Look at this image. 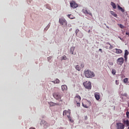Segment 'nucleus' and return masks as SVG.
I'll list each match as a JSON object with an SVG mask.
<instances>
[{
	"label": "nucleus",
	"mask_w": 129,
	"mask_h": 129,
	"mask_svg": "<svg viewBox=\"0 0 129 129\" xmlns=\"http://www.w3.org/2000/svg\"><path fill=\"white\" fill-rule=\"evenodd\" d=\"M53 96L55 99L56 100H58V101H61V102L63 101V99H62V97L63 96V94L62 93L60 92H55L53 94Z\"/></svg>",
	"instance_id": "f257e3e1"
},
{
	"label": "nucleus",
	"mask_w": 129,
	"mask_h": 129,
	"mask_svg": "<svg viewBox=\"0 0 129 129\" xmlns=\"http://www.w3.org/2000/svg\"><path fill=\"white\" fill-rule=\"evenodd\" d=\"M84 73L85 77L87 78H92V77H94L95 76V75L93 72H91L88 70H85Z\"/></svg>",
	"instance_id": "f03ea898"
},
{
	"label": "nucleus",
	"mask_w": 129,
	"mask_h": 129,
	"mask_svg": "<svg viewBox=\"0 0 129 129\" xmlns=\"http://www.w3.org/2000/svg\"><path fill=\"white\" fill-rule=\"evenodd\" d=\"M81 97L79 95H77L75 97V102L77 104V106H80V101Z\"/></svg>",
	"instance_id": "7ed1b4c3"
},
{
	"label": "nucleus",
	"mask_w": 129,
	"mask_h": 129,
	"mask_svg": "<svg viewBox=\"0 0 129 129\" xmlns=\"http://www.w3.org/2000/svg\"><path fill=\"white\" fill-rule=\"evenodd\" d=\"M83 85L86 89H91V83L90 82H85L83 83Z\"/></svg>",
	"instance_id": "20e7f679"
},
{
	"label": "nucleus",
	"mask_w": 129,
	"mask_h": 129,
	"mask_svg": "<svg viewBox=\"0 0 129 129\" xmlns=\"http://www.w3.org/2000/svg\"><path fill=\"white\" fill-rule=\"evenodd\" d=\"M40 125L43 126L44 128H47V127L50 126V124L44 120H41L40 122Z\"/></svg>",
	"instance_id": "39448f33"
},
{
	"label": "nucleus",
	"mask_w": 129,
	"mask_h": 129,
	"mask_svg": "<svg viewBox=\"0 0 129 129\" xmlns=\"http://www.w3.org/2000/svg\"><path fill=\"white\" fill-rule=\"evenodd\" d=\"M59 23L61 25V26H63V25H67V21L65 20L64 18H60L59 20Z\"/></svg>",
	"instance_id": "423d86ee"
},
{
	"label": "nucleus",
	"mask_w": 129,
	"mask_h": 129,
	"mask_svg": "<svg viewBox=\"0 0 129 129\" xmlns=\"http://www.w3.org/2000/svg\"><path fill=\"white\" fill-rule=\"evenodd\" d=\"M125 126L123 123L121 122L116 123V128L117 129H124Z\"/></svg>",
	"instance_id": "0eeeda50"
},
{
	"label": "nucleus",
	"mask_w": 129,
	"mask_h": 129,
	"mask_svg": "<svg viewBox=\"0 0 129 129\" xmlns=\"http://www.w3.org/2000/svg\"><path fill=\"white\" fill-rule=\"evenodd\" d=\"M70 6H71V7L72 8V9H76V8L78 7V4H77L74 1H72L70 3Z\"/></svg>",
	"instance_id": "6e6552de"
},
{
	"label": "nucleus",
	"mask_w": 129,
	"mask_h": 129,
	"mask_svg": "<svg viewBox=\"0 0 129 129\" xmlns=\"http://www.w3.org/2000/svg\"><path fill=\"white\" fill-rule=\"evenodd\" d=\"M124 61V59L123 57H119L117 59V64H118V65H121L122 64H123Z\"/></svg>",
	"instance_id": "1a4fd4ad"
},
{
	"label": "nucleus",
	"mask_w": 129,
	"mask_h": 129,
	"mask_svg": "<svg viewBox=\"0 0 129 129\" xmlns=\"http://www.w3.org/2000/svg\"><path fill=\"white\" fill-rule=\"evenodd\" d=\"M70 113H71V112L70 110H64L63 112V115H67V116H69L70 115Z\"/></svg>",
	"instance_id": "9d476101"
},
{
	"label": "nucleus",
	"mask_w": 129,
	"mask_h": 129,
	"mask_svg": "<svg viewBox=\"0 0 129 129\" xmlns=\"http://www.w3.org/2000/svg\"><path fill=\"white\" fill-rule=\"evenodd\" d=\"M68 87L66 85H63L61 86V90L62 91H67Z\"/></svg>",
	"instance_id": "9b49d317"
},
{
	"label": "nucleus",
	"mask_w": 129,
	"mask_h": 129,
	"mask_svg": "<svg viewBox=\"0 0 129 129\" xmlns=\"http://www.w3.org/2000/svg\"><path fill=\"white\" fill-rule=\"evenodd\" d=\"M94 95L96 100H99L100 99V95H99V93H95Z\"/></svg>",
	"instance_id": "f8f14e48"
},
{
	"label": "nucleus",
	"mask_w": 129,
	"mask_h": 129,
	"mask_svg": "<svg viewBox=\"0 0 129 129\" xmlns=\"http://www.w3.org/2000/svg\"><path fill=\"white\" fill-rule=\"evenodd\" d=\"M48 104H49L50 106H55V105H59V103H54L53 102H49Z\"/></svg>",
	"instance_id": "ddd939ff"
},
{
	"label": "nucleus",
	"mask_w": 129,
	"mask_h": 129,
	"mask_svg": "<svg viewBox=\"0 0 129 129\" xmlns=\"http://www.w3.org/2000/svg\"><path fill=\"white\" fill-rule=\"evenodd\" d=\"M52 82L54 84H59V83H60V80L58 79H56L55 81H52Z\"/></svg>",
	"instance_id": "4468645a"
},
{
	"label": "nucleus",
	"mask_w": 129,
	"mask_h": 129,
	"mask_svg": "<svg viewBox=\"0 0 129 129\" xmlns=\"http://www.w3.org/2000/svg\"><path fill=\"white\" fill-rule=\"evenodd\" d=\"M115 50L117 54H121L122 53V50L121 49L115 48Z\"/></svg>",
	"instance_id": "2eb2a0df"
},
{
	"label": "nucleus",
	"mask_w": 129,
	"mask_h": 129,
	"mask_svg": "<svg viewBox=\"0 0 129 129\" xmlns=\"http://www.w3.org/2000/svg\"><path fill=\"white\" fill-rule=\"evenodd\" d=\"M118 10H119V11H121L122 13H124V10L122 9L119 5H118L117 6Z\"/></svg>",
	"instance_id": "dca6fc26"
},
{
	"label": "nucleus",
	"mask_w": 129,
	"mask_h": 129,
	"mask_svg": "<svg viewBox=\"0 0 129 129\" xmlns=\"http://www.w3.org/2000/svg\"><path fill=\"white\" fill-rule=\"evenodd\" d=\"M78 34L76 35L77 37H78L79 38H83V34L82 33L80 32L79 33H78Z\"/></svg>",
	"instance_id": "f3484780"
},
{
	"label": "nucleus",
	"mask_w": 129,
	"mask_h": 129,
	"mask_svg": "<svg viewBox=\"0 0 129 129\" xmlns=\"http://www.w3.org/2000/svg\"><path fill=\"white\" fill-rule=\"evenodd\" d=\"M123 123H124V124H126V125L127 126H129V121H128V120H124L123 121Z\"/></svg>",
	"instance_id": "a211bd4d"
},
{
	"label": "nucleus",
	"mask_w": 129,
	"mask_h": 129,
	"mask_svg": "<svg viewBox=\"0 0 129 129\" xmlns=\"http://www.w3.org/2000/svg\"><path fill=\"white\" fill-rule=\"evenodd\" d=\"M106 45H109V50H111V49L113 48V46H112V45L110 44V43L109 42H107Z\"/></svg>",
	"instance_id": "6ab92c4d"
},
{
	"label": "nucleus",
	"mask_w": 129,
	"mask_h": 129,
	"mask_svg": "<svg viewBox=\"0 0 129 129\" xmlns=\"http://www.w3.org/2000/svg\"><path fill=\"white\" fill-rule=\"evenodd\" d=\"M111 6H112L113 9H114V10L116 9V6L115 5V4H114V3L111 2Z\"/></svg>",
	"instance_id": "aec40b11"
},
{
	"label": "nucleus",
	"mask_w": 129,
	"mask_h": 129,
	"mask_svg": "<svg viewBox=\"0 0 129 129\" xmlns=\"http://www.w3.org/2000/svg\"><path fill=\"white\" fill-rule=\"evenodd\" d=\"M74 50H75V47L73 46L71 48V54H72L73 55L74 54Z\"/></svg>",
	"instance_id": "412c9836"
},
{
	"label": "nucleus",
	"mask_w": 129,
	"mask_h": 129,
	"mask_svg": "<svg viewBox=\"0 0 129 129\" xmlns=\"http://www.w3.org/2000/svg\"><path fill=\"white\" fill-rule=\"evenodd\" d=\"M83 12L86 14H89L90 15V12L87 11V10L85 9V10H83Z\"/></svg>",
	"instance_id": "4be33fe9"
},
{
	"label": "nucleus",
	"mask_w": 129,
	"mask_h": 129,
	"mask_svg": "<svg viewBox=\"0 0 129 129\" xmlns=\"http://www.w3.org/2000/svg\"><path fill=\"white\" fill-rule=\"evenodd\" d=\"M110 13L111 15H112V16H113V17H115V18L117 17V15H116V14H115V13H114L113 11H111Z\"/></svg>",
	"instance_id": "5701e85b"
},
{
	"label": "nucleus",
	"mask_w": 129,
	"mask_h": 129,
	"mask_svg": "<svg viewBox=\"0 0 129 129\" xmlns=\"http://www.w3.org/2000/svg\"><path fill=\"white\" fill-rule=\"evenodd\" d=\"M61 60H67V57L66 55H63L61 57Z\"/></svg>",
	"instance_id": "b1692460"
},
{
	"label": "nucleus",
	"mask_w": 129,
	"mask_h": 129,
	"mask_svg": "<svg viewBox=\"0 0 129 129\" xmlns=\"http://www.w3.org/2000/svg\"><path fill=\"white\" fill-rule=\"evenodd\" d=\"M68 18H69V19H71V20L73 19V15H72V14L68 15Z\"/></svg>",
	"instance_id": "393cba45"
},
{
	"label": "nucleus",
	"mask_w": 129,
	"mask_h": 129,
	"mask_svg": "<svg viewBox=\"0 0 129 129\" xmlns=\"http://www.w3.org/2000/svg\"><path fill=\"white\" fill-rule=\"evenodd\" d=\"M82 105L83 107H85V108H88V106L86 104H84V103H82Z\"/></svg>",
	"instance_id": "a878e982"
},
{
	"label": "nucleus",
	"mask_w": 129,
	"mask_h": 129,
	"mask_svg": "<svg viewBox=\"0 0 129 129\" xmlns=\"http://www.w3.org/2000/svg\"><path fill=\"white\" fill-rule=\"evenodd\" d=\"M76 69L78 70V71H80V67H79V65L76 66Z\"/></svg>",
	"instance_id": "bb28decb"
},
{
	"label": "nucleus",
	"mask_w": 129,
	"mask_h": 129,
	"mask_svg": "<svg viewBox=\"0 0 129 129\" xmlns=\"http://www.w3.org/2000/svg\"><path fill=\"white\" fill-rule=\"evenodd\" d=\"M127 55H128V51H127V50H125L124 56H127Z\"/></svg>",
	"instance_id": "cd10ccee"
},
{
	"label": "nucleus",
	"mask_w": 129,
	"mask_h": 129,
	"mask_svg": "<svg viewBox=\"0 0 129 129\" xmlns=\"http://www.w3.org/2000/svg\"><path fill=\"white\" fill-rule=\"evenodd\" d=\"M115 73H116V71H115V70H112V74H113V75H115Z\"/></svg>",
	"instance_id": "c85d7f7f"
},
{
	"label": "nucleus",
	"mask_w": 129,
	"mask_h": 129,
	"mask_svg": "<svg viewBox=\"0 0 129 129\" xmlns=\"http://www.w3.org/2000/svg\"><path fill=\"white\" fill-rule=\"evenodd\" d=\"M75 33H76V36H77V35L78 34V33H79V29H76L75 31Z\"/></svg>",
	"instance_id": "c756f323"
},
{
	"label": "nucleus",
	"mask_w": 129,
	"mask_h": 129,
	"mask_svg": "<svg viewBox=\"0 0 129 129\" xmlns=\"http://www.w3.org/2000/svg\"><path fill=\"white\" fill-rule=\"evenodd\" d=\"M127 78H125V79H123V82L124 83H127Z\"/></svg>",
	"instance_id": "7c9ffc66"
},
{
	"label": "nucleus",
	"mask_w": 129,
	"mask_h": 129,
	"mask_svg": "<svg viewBox=\"0 0 129 129\" xmlns=\"http://www.w3.org/2000/svg\"><path fill=\"white\" fill-rule=\"evenodd\" d=\"M124 58L125 59V61L126 62V61H127V55H124Z\"/></svg>",
	"instance_id": "2f4dec72"
},
{
	"label": "nucleus",
	"mask_w": 129,
	"mask_h": 129,
	"mask_svg": "<svg viewBox=\"0 0 129 129\" xmlns=\"http://www.w3.org/2000/svg\"><path fill=\"white\" fill-rule=\"evenodd\" d=\"M115 84H116V85H118V84H119V81L116 80L115 81Z\"/></svg>",
	"instance_id": "473e14b6"
},
{
	"label": "nucleus",
	"mask_w": 129,
	"mask_h": 129,
	"mask_svg": "<svg viewBox=\"0 0 129 129\" xmlns=\"http://www.w3.org/2000/svg\"><path fill=\"white\" fill-rule=\"evenodd\" d=\"M119 27L121 29H123L124 28V26H123V25H122V24H120Z\"/></svg>",
	"instance_id": "72a5a7b5"
},
{
	"label": "nucleus",
	"mask_w": 129,
	"mask_h": 129,
	"mask_svg": "<svg viewBox=\"0 0 129 129\" xmlns=\"http://www.w3.org/2000/svg\"><path fill=\"white\" fill-rule=\"evenodd\" d=\"M81 68H84V63H82L81 64Z\"/></svg>",
	"instance_id": "f704fd0d"
},
{
	"label": "nucleus",
	"mask_w": 129,
	"mask_h": 129,
	"mask_svg": "<svg viewBox=\"0 0 129 129\" xmlns=\"http://www.w3.org/2000/svg\"><path fill=\"white\" fill-rule=\"evenodd\" d=\"M68 118H69V120H71V119H72L71 116H70V115H69V116H68Z\"/></svg>",
	"instance_id": "c9c22d12"
},
{
	"label": "nucleus",
	"mask_w": 129,
	"mask_h": 129,
	"mask_svg": "<svg viewBox=\"0 0 129 129\" xmlns=\"http://www.w3.org/2000/svg\"><path fill=\"white\" fill-rule=\"evenodd\" d=\"M99 51L100 52H101V53H102V49L101 48H100V49H99Z\"/></svg>",
	"instance_id": "e433bc0d"
},
{
	"label": "nucleus",
	"mask_w": 129,
	"mask_h": 129,
	"mask_svg": "<svg viewBox=\"0 0 129 129\" xmlns=\"http://www.w3.org/2000/svg\"><path fill=\"white\" fill-rule=\"evenodd\" d=\"M88 119V117H87V116H85V119L87 120Z\"/></svg>",
	"instance_id": "4c0bfd02"
},
{
	"label": "nucleus",
	"mask_w": 129,
	"mask_h": 129,
	"mask_svg": "<svg viewBox=\"0 0 129 129\" xmlns=\"http://www.w3.org/2000/svg\"><path fill=\"white\" fill-rule=\"evenodd\" d=\"M105 48H106V49H109V47H108V46H107V45H106L105 46Z\"/></svg>",
	"instance_id": "58836bf2"
},
{
	"label": "nucleus",
	"mask_w": 129,
	"mask_h": 129,
	"mask_svg": "<svg viewBox=\"0 0 129 129\" xmlns=\"http://www.w3.org/2000/svg\"><path fill=\"white\" fill-rule=\"evenodd\" d=\"M125 34L127 35V36H129V32H126Z\"/></svg>",
	"instance_id": "ea45409f"
},
{
	"label": "nucleus",
	"mask_w": 129,
	"mask_h": 129,
	"mask_svg": "<svg viewBox=\"0 0 129 129\" xmlns=\"http://www.w3.org/2000/svg\"><path fill=\"white\" fill-rule=\"evenodd\" d=\"M71 122H73V120H72V118L69 120Z\"/></svg>",
	"instance_id": "a19ab883"
},
{
	"label": "nucleus",
	"mask_w": 129,
	"mask_h": 129,
	"mask_svg": "<svg viewBox=\"0 0 129 129\" xmlns=\"http://www.w3.org/2000/svg\"><path fill=\"white\" fill-rule=\"evenodd\" d=\"M72 28H70V30H69V31L72 32Z\"/></svg>",
	"instance_id": "79ce46f5"
},
{
	"label": "nucleus",
	"mask_w": 129,
	"mask_h": 129,
	"mask_svg": "<svg viewBox=\"0 0 129 129\" xmlns=\"http://www.w3.org/2000/svg\"><path fill=\"white\" fill-rule=\"evenodd\" d=\"M123 95H124V96H126V97L127 95L126 94V93H125V94H124Z\"/></svg>",
	"instance_id": "37998d69"
},
{
	"label": "nucleus",
	"mask_w": 129,
	"mask_h": 129,
	"mask_svg": "<svg viewBox=\"0 0 129 129\" xmlns=\"http://www.w3.org/2000/svg\"><path fill=\"white\" fill-rule=\"evenodd\" d=\"M27 2H29V3H31L32 2V0H27Z\"/></svg>",
	"instance_id": "c03bdc74"
},
{
	"label": "nucleus",
	"mask_w": 129,
	"mask_h": 129,
	"mask_svg": "<svg viewBox=\"0 0 129 129\" xmlns=\"http://www.w3.org/2000/svg\"><path fill=\"white\" fill-rule=\"evenodd\" d=\"M88 33H90V30L88 31Z\"/></svg>",
	"instance_id": "a18cd8bd"
},
{
	"label": "nucleus",
	"mask_w": 129,
	"mask_h": 129,
	"mask_svg": "<svg viewBox=\"0 0 129 129\" xmlns=\"http://www.w3.org/2000/svg\"><path fill=\"white\" fill-rule=\"evenodd\" d=\"M46 28H45V30H47V29H46Z\"/></svg>",
	"instance_id": "49530a36"
},
{
	"label": "nucleus",
	"mask_w": 129,
	"mask_h": 129,
	"mask_svg": "<svg viewBox=\"0 0 129 129\" xmlns=\"http://www.w3.org/2000/svg\"><path fill=\"white\" fill-rule=\"evenodd\" d=\"M50 57H48V59H49Z\"/></svg>",
	"instance_id": "de8ad7c7"
}]
</instances>
